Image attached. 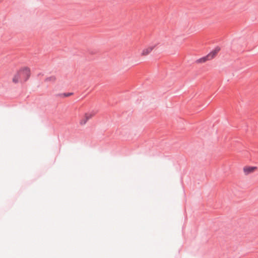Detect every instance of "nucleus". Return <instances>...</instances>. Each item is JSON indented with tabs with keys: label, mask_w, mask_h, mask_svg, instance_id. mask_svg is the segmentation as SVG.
Masks as SVG:
<instances>
[{
	"label": "nucleus",
	"mask_w": 258,
	"mask_h": 258,
	"mask_svg": "<svg viewBox=\"0 0 258 258\" xmlns=\"http://www.w3.org/2000/svg\"><path fill=\"white\" fill-rule=\"evenodd\" d=\"M31 72L29 68L24 67L20 69L14 76L12 81L14 84L27 81L30 77Z\"/></svg>",
	"instance_id": "f257e3e1"
},
{
	"label": "nucleus",
	"mask_w": 258,
	"mask_h": 258,
	"mask_svg": "<svg viewBox=\"0 0 258 258\" xmlns=\"http://www.w3.org/2000/svg\"><path fill=\"white\" fill-rule=\"evenodd\" d=\"M220 48L216 47L207 55L197 59L196 60V62L198 63H204L207 61L212 59L216 56L218 52L220 51Z\"/></svg>",
	"instance_id": "f03ea898"
},
{
	"label": "nucleus",
	"mask_w": 258,
	"mask_h": 258,
	"mask_svg": "<svg viewBox=\"0 0 258 258\" xmlns=\"http://www.w3.org/2000/svg\"><path fill=\"white\" fill-rule=\"evenodd\" d=\"M97 113V111L92 110L85 113L79 121V124L81 126L85 125L88 121L94 117Z\"/></svg>",
	"instance_id": "7ed1b4c3"
},
{
	"label": "nucleus",
	"mask_w": 258,
	"mask_h": 258,
	"mask_svg": "<svg viewBox=\"0 0 258 258\" xmlns=\"http://www.w3.org/2000/svg\"><path fill=\"white\" fill-rule=\"evenodd\" d=\"M157 44L152 45L148 46L146 47H145L142 49L140 53L141 57H146L149 55L151 52L155 49V48L157 46Z\"/></svg>",
	"instance_id": "20e7f679"
},
{
	"label": "nucleus",
	"mask_w": 258,
	"mask_h": 258,
	"mask_svg": "<svg viewBox=\"0 0 258 258\" xmlns=\"http://www.w3.org/2000/svg\"><path fill=\"white\" fill-rule=\"evenodd\" d=\"M257 169V167L255 166H244L243 171L244 175H248L249 174L253 173Z\"/></svg>",
	"instance_id": "39448f33"
},
{
	"label": "nucleus",
	"mask_w": 258,
	"mask_h": 258,
	"mask_svg": "<svg viewBox=\"0 0 258 258\" xmlns=\"http://www.w3.org/2000/svg\"><path fill=\"white\" fill-rule=\"evenodd\" d=\"M55 78L53 76L48 77L45 79L46 82H50V81L54 82V81H55Z\"/></svg>",
	"instance_id": "423d86ee"
},
{
	"label": "nucleus",
	"mask_w": 258,
	"mask_h": 258,
	"mask_svg": "<svg viewBox=\"0 0 258 258\" xmlns=\"http://www.w3.org/2000/svg\"><path fill=\"white\" fill-rule=\"evenodd\" d=\"M71 95H72V93H67V94L64 93L62 95L63 97H69V96H71Z\"/></svg>",
	"instance_id": "0eeeda50"
},
{
	"label": "nucleus",
	"mask_w": 258,
	"mask_h": 258,
	"mask_svg": "<svg viewBox=\"0 0 258 258\" xmlns=\"http://www.w3.org/2000/svg\"><path fill=\"white\" fill-rule=\"evenodd\" d=\"M4 0H0V3H2Z\"/></svg>",
	"instance_id": "6e6552de"
}]
</instances>
